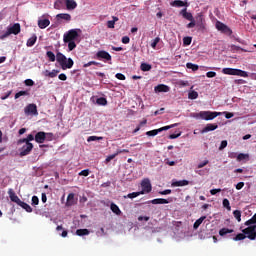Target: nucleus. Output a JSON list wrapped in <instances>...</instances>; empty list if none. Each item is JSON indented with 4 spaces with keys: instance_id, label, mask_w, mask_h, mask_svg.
Here are the masks:
<instances>
[{
    "instance_id": "nucleus-1",
    "label": "nucleus",
    "mask_w": 256,
    "mask_h": 256,
    "mask_svg": "<svg viewBox=\"0 0 256 256\" xmlns=\"http://www.w3.org/2000/svg\"><path fill=\"white\" fill-rule=\"evenodd\" d=\"M56 61L57 63H59V65L61 66V69H63V71H65V69H71L73 67V65L75 64V62H73V59L68 58L61 52H58L56 54Z\"/></svg>"
},
{
    "instance_id": "nucleus-2",
    "label": "nucleus",
    "mask_w": 256,
    "mask_h": 256,
    "mask_svg": "<svg viewBox=\"0 0 256 256\" xmlns=\"http://www.w3.org/2000/svg\"><path fill=\"white\" fill-rule=\"evenodd\" d=\"M221 112H211V111H200L194 114L196 119H202L203 121H213L216 117H219Z\"/></svg>"
},
{
    "instance_id": "nucleus-3",
    "label": "nucleus",
    "mask_w": 256,
    "mask_h": 256,
    "mask_svg": "<svg viewBox=\"0 0 256 256\" xmlns=\"http://www.w3.org/2000/svg\"><path fill=\"white\" fill-rule=\"evenodd\" d=\"M222 73L224 75H236L237 77H249V74H247V72L235 68H223Z\"/></svg>"
},
{
    "instance_id": "nucleus-4",
    "label": "nucleus",
    "mask_w": 256,
    "mask_h": 256,
    "mask_svg": "<svg viewBox=\"0 0 256 256\" xmlns=\"http://www.w3.org/2000/svg\"><path fill=\"white\" fill-rule=\"evenodd\" d=\"M179 124L175 123V124H171L169 126H164L161 127L159 129H154V130H150L146 132V135L148 137H155L156 135H159V133L163 132V131H169V129H173V127H177Z\"/></svg>"
},
{
    "instance_id": "nucleus-5",
    "label": "nucleus",
    "mask_w": 256,
    "mask_h": 256,
    "mask_svg": "<svg viewBox=\"0 0 256 256\" xmlns=\"http://www.w3.org/2000/svg\"><path fill=\"white\" fill-rule=\"evenodd\" d=\"M21 148H19V155L21 157H27V155H31V151H33V143L24 142Z\"/></svg>"
},
{
    "instance_id": "nucleus-6",
    "label": "nucleus",
    "mask_w": 256,
    "mask_h": 256,
    "mask_svg": "<svg viewBox=\"0 0 256 256\" xmlns=\"http://www.w3.org/2000/svg\"><path fill=\"white\" fill-rule=\"evenodd\" d=\"M79 37V32L77 29H71L63 35L64 43H69V41H75Z\"/></svg>"
},
{
    "instance_id": "nucleus-7",
    "label": "nucleus",
    "mask_w": 256,
    "mask_h": 256,
    "mask_svg": "<svg viewBox=\"0 0 256 256\" xmlns=\"http://www.w3.org/2000/svg\"><path fill=\"white\" fill-rule=\"evenodd\" d=\"M142 191L140 193L145 195V193H151L153 191V186H151V180L149 178H145L141 182Z\"/></svg>"
},
{
    "instance_id": "nucleus-8",
    "label": "nucleus",
    "mask_w": 256,
    "mask_h": 256,
    "mask_svg": "<svg viewBox=\"0 0 256 256\" xmlns=\"http://www.w3.org/2000/svg\"><path fill=\"white\" fill-rule=\"evenodd\" d=\"M152 205H167L168 203H173V198L169 197L168 199L165 198H156L150 201Z\"/></svg>"
},
{
    "instance_id": "nucleus-9",
    "label": "nucleus",
    "mask_w": 256,
    "mask_h": 256,
    "mask_svg": "<svg viewBox=\"0 0 256 256\" xmlns=\"http://www.w3.org/2000/svg\"><path fill=\"white\" fill-rule=\"evenodd\" d=\"M96 59H98L99 61H101V59H104V61H111L112 57L109 52L105 50H100L96 53Z\"/></svg>"
},
{
    "instance_id": "nucleus-10",
    "label": "nucleus",
    "mask_w": 256,
    "mask_h": 256,
    "mask_svg": "<svg viewBox=\"0 0 256 256\" xmlns=\"http://www.w3.org/2000/svg\"><path fill=\"white\" fill-rule=\"evenodd\" d=\"M21 33V24L15 23L13 26L9 27L7 30V35H19Z\"/></svg>"
},
{
    "instance_id": "nucleus-11",
    "label": "nucleus",
    "mask_w": 256,
    "mask_h": 256,
    "mask_svg": "<svg viewBox=\"0 0 256 256\" xmlns=\"http://www.w3.org/2000/svg\"><path fill=\"white\" fill-rule=\"evenodd\" d=\"M24 113L26 115H37V105L36 104H28L24 108Z\"/></svg>"
},
{
    "instance_id": "nucleus-12",
    "label": "nucleus",
    "mask_w": 256,
    "mask_h": 256,
    "mask_svg": "<svg viewBox=\"0 0 256 256\" xmlns=\"http://www.w3.org/2000/svg\"><path fill=\"white\" fill-rule=\"evenodd\" d=\"M155 93H169L171 88L165 84H159L154 88Z\"/></svg>"
},
{
    "instance_id": "nucleus-13",
    "label": "nucleus",
    "mask_w": 256,
    "mask_h": 256,
    "mask_svg": "<svg viewBox=\"0 0 256 256\" xmlns=\"http://www.w3.org/2000/svg\"><path fill=\"white\" fill-rule=\"evenodd\" d=\"M8 195L13 203H17L18 205H20L21 199L19 198V196H17V194H15V191H13V189L8 190Z\"/></svg>"
},
{
    "instance_id": "nucleus-14",
    "label": "nucleus",
    "mask_w": 256,
    "mask_h": 256,
    "mask_svg": "<svg viewBox=\"0 0 256 256\" xmlns=\"http://www.w3.org/2000/svg\"><path fill=\"white\" fill-rule=\"evenodd\" d=\"M45 139H47V133L40 131L35 135L36 143H45Z\"/></svg>"
},
{
    "instance_id": "nucleus-15",
    "label": "nucleus",
    "mask_w": 256,
    "mask_h": 256,
    "mask_svg": "<svg viewBox=\"0 0 256 256\" xmlns=\"http://www.w3.org/2000/svg\"><path fill=\"white\" fill-rule=\"evenodd\" d=\"M189 185V180H172L171 187H186Z\"/></svg>"
},
{
    "instance_id": "nucleus-16",
    "label": "nucleus",
    "mask_w": 256,
    "mask_h": 256,
    "mask_svg": "<svg viewBox=\"0 0 256 256\" xmlns=\"http://www.w3.org/2000/svg\"><path fill=\"white\" fill-rule=\"evenodd\" d=\"M179 15L183 17V19H186L187 21H193V14L191 12H187V8H184L180 11Z\"/></svg>"
},
{
    "instance_id": "nucleus-17",
    "label": "nucleus",
    "mask_w": 256,
    "mask_h": 256,
    "mask_svg": "<svg viewBox=\"0 0 256 256\" xmlns=\"http://www.w3.org/2000/svg\"><path fill=\"white\" fill-rule=\"evenodd\" d=\"M216 29H218V31H222L223 33H231V29L225 25L222 22H216Z\"/></svg>"
},
{
    "instance_id": "nucleus-18",
    "label": "nucleus",
    "mask_w": 256,
    "mask_h": 256,
    "mask_svg": "<svg viewBox=\"0 0 256 256\" xmlns=\"http://www.w3.org/2000/svg\"><path fill=\"white\" fill-rule=\"evenodd\" d=\"M31 141H35V136L33 134H29L26 138L19 139L17 141V145H23L24 143H31Z\"/></svg>"
},
{
    "instance_id": "nucleus-19",
    "label": "nucleus",
    "mask_w": 256,
    "mask_h": 256,
    "mask_svg": "<svg viewBox=\"0 0 256 256\" xmlns=\"http://www.w3.org/2000/svg\"><path fill=\"white\" fill-rule=\"evenodd\" d=\"M219 125L217 124H207L202 130L201 133H209V131H215V129H218Z\"/></svg>"
},
{
    "instance_id": "nucleus-20",
    "label": "nucleus",
    "mask_w": 256,
    "mask_h": 256,
    "mask_svg": "<svg viewBox=\"0 0 256 256\" xmlns=\"http://www.w3.org/2000/svg\"><path fill=\"white\" fill-rule=\"evenodd\" d=\"M65 7L68 11H73V9H77V2L75 0H66Z\"/></svg>"
},
{
    "instance_id": "nucleus-21",
    "label": "nucleus",
    "mask_w": 256,
    "mask_h": 256,
    "mask_svg": "<svg viewBox=\"0 0 256 256\" xmlns=\"http://www.w3.org/2000/svg\"><path fill=\"white\" fill-rule=\"evenodd\" d=\"M66 0H56L54 2V9L61 11V9H65Z\"/></svg>"
},
{
    "instance_id": "nucleus-22",
    "label": "nucleus",
    "mask_w": 256,
    "mask_h": 256,
    "mask_svg": "<svg viewBox=\"0 0 256 256\" xmlns=\"http://www.w3.org/2000/svg\"><path fill=\"white\" fill-rule=\"evenodd\" d=\"M49 25H51V21H49V19L38 20V27L40 29H47V27H49Z\"/></svg>"
},
{
    "instance_id": "nucleus-23",
    "label": "nucleus",
    "mask_w": 256,
    "mask_h": 256,
    "mask_svg": "<svg viewBox=\"0 0 256 256\" xmlns=\"http://www.w3.org/2000/svg\"><path fill=\"white\" fill-rule=\"evenodd\" d=\"M56 19L57 21H61V19H63L64 21H71V16L67 13H60L56 15Z\"/></svg>"
},
{
    "instance_id": "nucleus-24",
    "label": "nucleus",
    "mask_w": 256,
    "mask_h": 256,
    "mask_svg": "<svg viewBox=\"0 0 256 256\" xmlns=\"http://www.w3.org/2000/svg\"><path fill=\"white\" fill-rule=\"evenodd\" d=\"M171 7H187V2L182 0H174L170 3Z\"/></svg>"
},
{
    "instance_id": "nucleus-25",
    "label": "nucleus",
    "mask_w": 256,
    "mask_h": 256,
    "mask_svg": "<svg viewBox=\"0 0 256 256\" xmlns=\"http://www.w3.org/2000/svg\"><path fill=\"white\" fill-rule=\"evenodd\" d=\"M207 219V216H202L199 219H197L194 224H193V229L197 230L199 229V227L201 226V224L203 223V221H205Z\"/></svg>"
},
{
    "instance_id": "nucleus-26",
    "label": "nucleus",
    "mask_w": 256,
    "mask_h": 256,
    "mask_svg": "<svg viewBox=\"0 0 256 256\" xmlns=\"http://www.w3.org/2000/svg\"><path fill=\"white\" fill-rule=\"evenodd\" d=\"M45 77H50L51 79L55 78L57 75H59V70H52L49 72V70L44 71Z\"/></svg>"
},
{
    "instance_id": "nucleus-27",
    "label": "nucleus",
    "mask_w": 256,
    "mask_h": 256,
    "mask_svg": "<svg viewBox=\"0 0 256 256\" xmlns=\"http://www.w3.org/2000/svg\"><path fill=\"white\" fill-rule=\"evenodd\" d=\"M19 207H22L27 213H33V208L31 206L23 201H21L20 204H18Z\"/></svg>"
},
{
    "instance_id": "nucleus-28",
    "label": "nucleus",
    "mask_w": 256,
    "mask_h": 256,
    "mask_svg": "<svg viewBox=\"0 0 256 256\" xmlns=\"http://www.w3.org/2000/svg\"><path fill=\"white\" fill-rule=\"evenodd\" d=\"M35 43H37V35L33 34L32 37L27 40L26 45L27 47H33Z\"/></svg>"
},
{
    "instance_id": "nucleus-29",
    "label": "nucleus",
    "mask_w": 256,
    "mask_h": 256,
    "mask_svg": "<svg viewBox=\"0 0 256 256\" xmlns=\"http://www.w3.org/2000/svg\"><path fill=\"white\" fill-rule=\"evenodd\" d=\"M110 209L113 213H115V215H121V209H119V206H117V204L112 203L110 205Z\"/></svg>"
},
{
    "instance_id": "nucleus-30",
    "label": "nucleus",
    "mask_w": 256,
    "mask_h": 256,
    "mask_svg": "<svg viewBox=\"0 0 256 256\" xmlns=\"http://www.w3.org/2000/svg\"><path fill=\"white\" fill-rule=\"evenodd\" d=\"M228 233H233V229L222 228L219 230L220 237H225V235H228Z\"/></svg>"
},
{
    "instance_id": "nucleus-31",
    "label": "nucleus",
    "mask_w": 256,
    "mask_h": 256,
    "mask_svg": "<svg viewBox=\"0 0 256 256\" xmlns=\"http://www.w3.org/2000/svg\"><path fill=\"white\" fill-rule=\"evenodd\" d=\"M76 235H78V237H83V235H89V229H78L76 230Z\"/></svg>"
},
{
    "instance_id": "nucleus-32",
    "label": "nucleus",
    "mask_w": 256,
    "mask_h": 256,
    "mask_svg": "<svg viewBox=\"0 0 256 256\" xmlns=\"http://www.w3.org/2000/svg\"><path fill=\"white\" fill-rule=\"evenodd\" d=\"M46 57H48L49 61H51L52 63H54V61L57 59L55 53H53L52 51H47Z\"/></svg>"
},
{
    "instance_id": "nucleus-33",
    "label": "nucleus",
    "mask_w": 256,
    "mask_h": 256,
    "mask_svg": "<svg viewBox=\"0 0 256 256\" xmlns=\"http://www.w3.org/2000/svg\"><path fill=\"white\" fill-rule=\"evenodd\" d=\"M244 225H256V213L251 217V219L247 220Z\"/></svg>"
},
{
    "instance_id": "nucleus-34",
    "label": "nucleus",
    "mask_w": 256,
    "mask_h": 256,
    "mask_svg": "<svg viewBox=\"0 0 256 256\" xmlns=\"http://www.w3.org/2000/svg\"><path fill=\"white\" fill-rule=\"evenodd\" d=\"M222 205L223 207H225V209H227V211H231V203L229 202V199L224 198L222 201Z\"/></svg>"
},
{
    "instance_id": "nucleus-35",
    "label": "nucleus",
    "mask_w": 256,
    "mask_h": 256,
    "mask_svg": "<svg viewBox=\"0 0 256 256\" xmlns=\"http://www.w3.org/2000/svg\"><path fill=\"white\" fill-rule=\"evenodd\" d=\"M187 69H192V71H199V65L188 62L186 64Z\"/></svg>"
},
{
    "instance_id": "nucleus-36",
    "label": "nucleus",
    "mask_w": 256,
    "mask_h": 256,
    "mask_svg": "<svg viewBox=\"0 0 256 256\" xmlns=\"http://www.w3.org/2000/svg\"><path fill=\"white\" fill-rule=\"evenodd\" d=\"M199 97V93L197 91L192 90L191 92L188 93V99H197Z\"/></svg>"
},
{
    "instance_id": "nucleus-37",
    "label": "nucleus",
    "mask_w": 256,
    "mask_h": 256,
    "mask_svg": "<svg viewBox=\"0 0 256 256\" xmlns=\"http://www.w3.org/2000/svg\"><path fill=\"white\" fill-rule=\"evenodd\" d=\"M243 239H247V236L242 232L236 235L234 241H243Z\"/></svg>"
},
{
    "instance_id": "nucleus-38",
    "label": "nucleus",
    "mask_w": 256,
    "mask_h": 256,
    "mask_svg": "<svg viewBox=\"0 0 256 256\" xmlns=\"http://www.w3.org/2000/svg\"><path fill=\"white\" fill-rule=\"evenodd\" d=\"M29 96V91H19L15 94V99H19V97Z\"/></svg>"
},
{
    "instance_id": "nucleus-39",
    "label": "nucleus",
    "mask_w": 256,
    "mask_h": 256,
    "mask_svg": "<svg viewBox=\"0 0 256 256\" xmlns=\"http://www.w3.org/2000/svg\"><path fill=\"white\" fill-rule=\"evenodd\" d=\"M91 65H97L98 67H103V64L99 63V62H96V61H90L86 64H84V67L87 68V67H91Z\"/></svg>"
},
{
    "instance_id": "nucleus-40",
    "label": "nucleus",
    "mask_w": 256,
    "mask_h": 256,
    "mask_svg": "<svg viewBox=\"0 0 256 256\" xmlns=\"http://www.w3.org/2000/svg\"><path fill=\"white\" fill-rule=\"evenodd\" d=\"M244 159L249 160V154L240 153L237 155V161H244Z\"/></svg>"
},
{
    "instance_id": "nucleus-41",
    "label": "nucleus",
    "mask_w": 256,
    "mask_h": 256,
    "mask_svg": "<svg viewBox=\"0 0 256 256\" xmlns=\"http://www.w3.org/2000/svg\"><path fill=\"white\" fill-rule=\"evenodd\" d=\"M103 140V137H99V136H90L87 138V142L91 143V141H101Z\"/></svg>"
},
{
    "instance_id": "nucleus-42",
    "label": "nucleus",
    "mask_w": 256,
    "mask_h": 256,
    "mask_svg": "<svg viewBox=\"0 0 256 256\" xmlns=\"http://www.w3.org/2000/svg\"><path fill=\"white\" fill-rule=\"evenodd\" d=\"M96 103H97L98 105H103V106H105V105H107V99L104 98V97H100V98H98V99L96 100Z\"/></svg>"
},
{
    "instance_id": "nucleus-43",
    "label": "nucleus",
    "mask_w": 256,
    "mask_h": 256,
    "mask_svg": "<svg viewBox=\"0 0 256 256\" xmlns=\"http://www.w3.org/2000/svg\"><path fill=\"white\" fill-rule=\"evenodd\" d=\"M140 69H141V71H149L151 69V65L147 64V63H142L140 65Z\"/></svg>"
},
{
    "instance_id": "nucleus-44",
    "label": "nucleus",
    "mask_w": 256,
    "mask_h": 256,
    "mask_svg": "<svg viewBox=\"0 0 256 256\" xmlns=\"http://www.w3.org/2000/svg\"><path fill=\"white\" fill-rule=\"evenodd\" d=\"M233 215H234L235 219L238 221V223H241V212L239 210H235L233 212Z\"/></svg>"
},
{
    "instance_id": "nucleus-45",
    "label": "nucleus",
    "mask_w": 256,
    "mask_h": 256,
    "mask_svg": "<svg viewBox=\"0 0 256 256\" xmlns=\"http://www.w3.org/2000/svg\"><path fill=\"white\" fill-rule=\"evenodd\" d=\"M193 41V38L186 36L183 38V45H191V42Z\"/></svg>"
},
{
    "instance_id": "nucleus-46",
    "label": "nucleus",
    "mask_w": 256,
    "mask_h": 256,
    "mask_svg": "<svg viewBox=\"0 0 256 256\" xmlns=\"http://www.w3.org/2000/svg\"><path fill=\"white\" fill-rule=\"evenodd\" d=\"M67 43H68L69 51H73V49L77 47V44L75 43V41H68Z\"/></svg>"
},
{
    "instance_id": "nucleus-47",
    "label": "nucleus",
    "mask_w": 256,
    "mask_h": 256,
    "mask_svg": "<svg viewBox=\"0 0 256 256\" xmlns=\"http://www.w3.org/2000/svg\"><path fill=\"white\" fill-rule=\"evenodd\" d=\"M139 195H142L141 192H132L128 194V199H135V197H139Z\"/></svg>"
},
{
    "instance_id": "nucleus-48",
    "label": "nucleus",
    "mask_w": 256,
    "mask_h": 256,
    "mask_svg": "<svg viewBox=\"0 0 256 256\" xmlns=\"http://www.w3.org/2000/svg\"><path fill=\"white\" fill-rule=\"evenodd\" d=\"M160 41H161V38L156 37V38L153 40V42L151 43L152 49H156L157 44H158Z\"/></svg>"
},
{
    "instance_id": "nucleus-49",
    "label": "nucleus",
    "mask_w": 256,
    "mask_h": 256,
    "mask_svg": "<svg viewBox=\"0 0 256 256\" xmlns=\"http://www.w3.org/2000/svg\"><path fill=\"white\" fill-rule=\"evenodd\" d=\"M79 175L80 177H89V169L82 170Z\"/></svg>"
},
{
    "instance_id": "nucleus-50",
    "label": "nucleus",
    "mask_w": 256,
    "mask_h": 256,
    "mask_svg": "<svg viewBox=\"0 0 256 256\" xmlns=\"http://www.w3.org/2000/svg\"><path fill=\"white\" fill-rule=\"evenodd\" d=\"M206 77H208V79H213V77H217V73L213 71H209L206 73Z\"/></svg>"
},
{
    "instance_id": "nucleus-51",
    "label": "nucleus",
    "mask_w": 256,
    "mask_h": 256,
    "mask_svg": "<svg viewBox=\"0 0 256 256\" xmlns=\"http://www.w3.org/2000/svg\"><path fill=\"white\" fill-rule=\"evenodd\" d=\"M25 85L27 87H33L35 85V82L32 79H26L25 80Z\"/></svg>"
},
{
    "instance_id": "nucleus-52",
    "label": "nucleus",
    "mask_w": 256,
    "mask_h": 256,
    "mask_svg": "<svg viewBox=\"0 0 256 256\" xmlns=\"http://www.w3.org/2000/svg\"><path fill=\"white\" fill-rule=\"evenodd\" d=\"M117 152L116 153H114V154H111V155H109V156H107V158H106V163H109V161H113V159H115V157H117Z\"/></svg>"
},
{
    "instance_id": "nucleus-53",
    "label": "nucleus",
    "mask_w": 256,
    "mask_h": 256,
    "mask_svg": "<svg viewBox=\"0 0 256 256\" xmlns=\"http://www.w3.org/2000/svg\"><path fill=\"white\" fill-rule=\"evenodd\" d=\"M32 205L35 207L36 205H39V197L33 196L32 197Z\"/></svg>"
},
{
    "instance_id": "nucleus-54",
    "label": "nucleus",
    "mask_w": 256,
    "mask_h": 256,
    "mask_svg": "<svg viewBox=\"0 0 256 256\" xmlns=\"http://www.w3.org/2000/svg\"><path fill=\"white\" fill-rule=\"evenodd\" d=\"M206 165H209V160H205L198 164V169H203Z\"/></svg>"
},
{
    "instance_id": "nucleus-55",
    "label": "nucleus",
    "mask_w": 256,
    "mask_h": 256,
    "mask_svg": "<svg viewBox=\"0 0 256 256\" xmlns=\"http://www.w3.org/2000/svg\"><path fill=\"white\" fill-rule=\"evenodd\" d=\"M108 29H115V21L109 20L107 22Z\"/></svg>"
},
{
    "instance_id": "nucleus-56",
    "label": "nucleus",
    "mask_w": 256,
    "mask_h": 256,
    "mask_svg": "<svg viewBox=\"0 0 256 256\" xmlns=\"http://www.w3.org/2000/svg\"><path fill=\"white\" fill-rule=\"evenodd\" d=\"M227 147V140H223L219 146V151H223Z\"/></svg>"
},
{
    "instance_id": "nucleus-57",
    "label": "nucleus",
    "mask_w": 256,
    "mask_h": 256,
    "mask_svg": "<svg viewBox=\"0 0 256 256\" xmlns=\"http://www.w3.org/2000/svg\"><path fill=\"white\" fill-rule=\"evenodd\" d=\"M131 39L129 38V36H124L122 37V43L124 45H128V43H130Z\"/></svg>"
},
{
    "instance_id": "nucleus-58",
    "label": "nucleus",
    "mask_w": 256,
    "mask_h": 256,
    "mask_svg": "<svg viewBox=\"0 0 256 256\" xmlns=\"http://www.w3.org/2000/svg\"><path fill=\"white\" fill-rule=\"evenodd\" d=\"M195 18L190 20V23L187 24V29H193L195 27Z\"/></svg>"
},
{
    "instance_id": "nucleus-59",
    "label": "nucleus",
    "mask_w": 256,
    "mask_h": 256,
    "mask_svg": "<svg viewBox=\"0 0 256 256\" xmlns=\"http://www.w3.org/2000/svg\"><path fill=\"white\" fill-rule=\"evenodd\" d=\"M172 191L171 189H166L159 192V195H171Z\"/></svg>"
},
{
    "instance_id": "nucleus-60",
    "label": "nucleus",
    "mask_w": 256,
    "mask_h": 256,
    "mask_svg": "<svg viewBox=\"0 0 256 256\" xmlns=\"http://www.w3.org/2000/svg\"><path fill=\"white\" fill-rule=\"evenodd\" d=\"M116 79H119L120 81H125L126 78L122 73H117Z\"/></svg>"
},
{
    "instance_id": "nucleus-61",
    "label": "nucleus",
    "mask_w": 256,
    "mask_h": 256,
    "mask_svg": "<svg viewBox=\"0 0 256 256\" xmlns=\"http://www.w3.org/2000/svg\"><path fill=\"white\" fill-rule=\"evenodd\" d=\"M217 193H221V188L210 190L211 195H217Z\"/></svg>"
},
{
    "instance_id": "nucleus-62",
    "label": "nucleus",
    "mask_w": 256,
    "mask_h": 256,
    "mask_svg": "<svg viewBox=\"0 0 256 256\" xmlns=\"http://www.w3.org/2000/svg\"><path fill=\"white\" fill-rule=\"evenodd\" d=\"M58 79H60V81H67V75H65V73L59 74Z\"/></svg>"
},
{
    "instance_id": "nucleus-63",
    "label": "nucleus",
    "mask_w": 256,
    "mask_h": 256,
    "mask_svg": "<svg viewBox=\"0 0 256 256\" xmlns=\"http://www.w3.org/2000/svg\"><path fill=\"white\" fill-rule=\"evenodd\" d=\"M242 187H245V183L244 182H239L238 184H236L237 191H241Z\"/></svg>"
},
{
    "instance_id": "nucleus-64",
    "label": "nucleus",
    "mask_w": 256,
    "mask_h": 256,
    "mask_svg": "<svg viewBox=\"0 0 256 256\" xmlns=\"http://www.w3.org/2000/svg\"><path fill=\"white\" fill-rule=\"evenodd\" d=\"M178 137H181V132L178 134H170L169 139H177Z\"/></svg>"
}]
</instances>
